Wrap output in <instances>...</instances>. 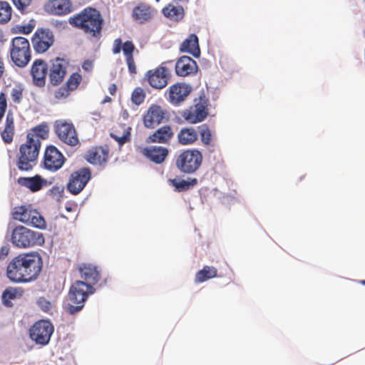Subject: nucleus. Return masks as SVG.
Returning <instances> with one entry per match:
<instances>
[{"instance_id":"1a4fd4ad","label":"nucleus","mask_w":365,"mask_h":365,"mask_svg":"<svg viewBox=\"0 0 365 365\" xmlns=\"http://www.w3.org/2000/svg\"><path fill=\"white\" fill-rule=\"evenodd\" d=\"M171 63L173 61L163 62L158 67L148 70L145 73L144 78L150 87L156 90H161L168 86L172 75L166 65Z\"/></svg>"},{"instance_id":"f8f14e48","label":"nucleus","mask_w":365,"mask_h":365,"mask_svg":"<svg viewBox=\"0 0 365 365\" xmlns=\"http://www.w3.org/2000/svg\"><path fill=\"white\" fill-rule=\"evenodd\" d=\"M121 51L125 56L129 73L135 74L137 68L134 60V53H138V51L133 42L128 40L123 43L120 38H115L113 43L112 52L113 54H118Z\"/></svg>"},{"instance_id":"393cba45","label":"nucleus","mask_w":365,"mask_h":365,"mask_svg":"<svg viewBox=\"0 0 365 365\" xmlns=\"http://www.w3.org/2000/svg\"><path fill=\"white\" fill-rule=\"evenodd\" d=\"M109 157V149L108 146H96L88 150L86 154V160L93 165H103Z\"/></svg>"},{"instance_id":"473e14b6","label":"nucleus","mask_w":365,"mask_h":365,"mask_svg":"<svg viewBox=\"0 0 365 365\" xmlns=\"http://www.w3.org/2000/svg\"><path fill=\"white\" fill-rule=\"evenodd\" d=\"M162 14L171 21H180L184 18L185 11L182 6L170 3L162 9Z\"/></svg>"},{"instance_id":"6ab92c4d","label":"nucleus","mask_w":365,"mask_h":365,"mask_svg":"<svg viewBox=\"0 0 365 365\" xmlns=\"http://www.w3.org/2000/svg\"><path fill=\"white\" fill-rule=\"evenodd\" d=\"M30 73L32 78V83L35 86L38 88L44 87L48 73L47 63L41 58L36 59L31 65Z\"/></svg>"},{"instance_id":"603ef678","label":"nucleus","mask_w":365,"mask_h":365,"mask_svg":"<svg viewBox=\"0 0 365 365\" xmlns=\"http://www.w3.org/2000/svg\"><path fill=\"white\" fill-rule=\"evenodd\" d=\"M359 283H360L361 284L365 285V280H361V281L359 282Z\"/></svg>"},{"instance_id":"79ce46f5","label":"nucleus","mask_w":365,"mask_h":365,"mask_svg":"<svg viewBox=\"0 0 365 365\" xmlns=\"http://www.w3.org/2000/svg\"><path fill=\"white\" fill-rule=\"evenodd\" d=\"M34 0H11L14 6L21 14H26Z\"/></svg>"},{"instance_id":"c756f323","label":"nucleus","mask_w":365,"mask_h":365,"mask_svg":"<svg viewBox=\"0 0 365 365\" xmlns=\"http://www.w3.org/2000/svg\"><path fill=\"white\" fill-rule=\"evenodd\" d=\"M177 140L182 146L193 145L197 140V131L193 127L182 128L177 134Z\"/></svg>"},{"instance_id":"4be33fe9","label":"nucleus","mask_w":365,"mask_h":365,"mask_svg":"<svg viewBox=\"0 0 365 365\" xmlns=\"http://www.w3.org/2000/svg\"><path fill=\"white\" fill-rule=\"evenodd\" d=\"M175 73L180 77L195 75L198 70V66L195 60L192 58L183 56L175 63Z\"/></svg>"},{"instance_id":"423d86ee","label":"nucleus","mask_w":365,"mask_h":365,"mask_svg":"<svg viewBox=\"0 0 365 365\" xmlns=\"http://www.w3.org/2000/svg\"><path fill=\"white\" fill-rule=\"evenodd\" d=\"M202 154L197 149H186L175 156V165L183 173L192 174L201 166Z\"/></svg>"},{"instance_id":"20e7f679","label":"nucleus","mask_w":365,"mask_h":365,"mask_svg":"<svg viewBox=\"0 0 365 365\" xmlns=\"http://www.w3.org/2000/svg\"><path fill=\"white\" fill-rule=\"evenodd\" d=\"M95 289L83 281H76L70 287L68 302L64 305L65 311L70 314L79 312L84 307L88 297L93 294Z\"/></svg>"},{"instance_id":"ea45409f","label":"nucleus","mask_w":365,"mask_h":365,"mask_svg":"<svg viewBox=\"0 0 365 365\" xmlns=\"http://www.w3.org/2000/svg\"><path fill=\"white\" fill-rule=\"evenodd\" d=\"M25 88L22 84L15 85L10 91V97L14 104H20L24 98Z\"/></svg>"},{"instance_id":"5701e85b","label":"nucleus","mask_w":365,"mask_h":365,"mask_svg":"<svg viewBox=\"0 0 365 365\" xmlns=\"http://www.w3.org/2000/svg\"><path fill=\"white\" fill-rule=\"evenodd\" d=\"M46 11L52 15L64 16L74 10L71 0H49L45 5Z\"/></svg>"},{"instance_id":"c03bdc74","label":"nucleus","mask_w":365,"mask_h":365,"mask_svg":"<svg viewBox=\"0 0 365 365\" xmlns=\"http://www.w3.org/2000/svg\"><path fill=\"white\" fill-rule=\"evenodd\" d=\"M8 107L7 96L5 93H0V123L2 121L4 115L6 113Z\"/></svg>"},{"instance_id":"a19ab883","label":"nucleus","mask_w":365,"mask_h":365,"mask_svg":"<svg viewBox=\"0 0 365 365\" xmlns=\"http://www.w3.org/2000/svg\"><path fill=\"white\" fill-rule=\"evenodd\" d=\"M49 133L48 126L46 123L40 124L32 129L31 133H29L27 135H33L34 139H46Z\"/></svg>"},{"instance_id":"f03ea898","label":"nucleus","mask_w":365,"mask_h":365,"mask_svg":"<svg viewBox=\"0 0 365 365\" xmlns=\"http://www.w3.org/2000/svg\"><path fill=\"white\" fill-rule=\"evenodd\" d=\"M68 23L74 28L82 30L92 37H100L103 25V19L99 11L86 7L80 13L69 18Z\"/></svg>"},{"instance_id":"49530a36","label":"nucleus","mask_w":365,"mask_h":365,"mask_svg":"<svg viewBox=\"0 0 365 365\" xmlns=\"http://www.w3.org/2000/svg\"><path fill=\"white\" fill-rule=\"evenodd\" d=\"M33 29H34V27L32 26H30V25L24 26L21 31L22 33H24L25 34H30L32 31Z\"/></svg>"},{"instance_id":"b1692460","label":"nucleus","mask_w":365,"mask_h":365,"mask_svg":"<svg viewBox=\"0 0 365 365\" xmlns=\"http://www.w3.org/2000/svg\"><path fill=\"white\" fill-rule=\"evenodd\" d=\"M82 81L81 75L78 73H72L66 83L56 90L53 93L54 97L57 100L66 98L71 92L75 91L80 85Z\"/></svg>"},{"instance_id":"a878e982","label":"nucleus","mask_w":365,"mask_h":365,"mask_svg":"<svg viewBox=\"0 0 365 365\" xmlns=\"http://www.w3.org/2000/svg\"><path fill=\"white\" fill-rule=\"evenodd\" d=\"M141 153L155 164H161L168 157L169 150L165 147L153 145L142 148Z\"/></svg>"},{"instance_id":"f3484780","label":"nucleus","mask_w":365,"mask_h":365,"mask_svg":"<svg viewBox=\"0 0 365 365\" xmlns=\"http://www.w3.org/2000/svg\"><path fill=\"white\" fill-rule=\"evenodd\" d=\"M55 133L58 138L70 146H76L79 140L74 125L63 120H58L55 124Z\"/></svg>"},{"instance_id":"3c124183","label":"nucleus","mask_w":365,"mask_h":365,"mask_svg":"<svg viewBox=\"0 0 365 365\" xmlns=\"http://www.w3.org/2000/svg\"><path fill=\"white\" fill-rule=\"evenodd\" d=\"M46 304H47V306H46V309H48V308L50 307L51 304H50V302H46Z\"/></svg>"},{"instance_id":"72a5a7b5","label":"nucleus","mask_w":365,"mask_h":365,"mask_svg":"<svg viewBox=\"0 0 365 365\" xmlns=\"http://www.w3.org/2000/svg\"><path fill=\"white\" fill-rule=\"evenodd\" d=\"M23 294L24 290L21 288H6L2 294V302L6 307H11L13 306L11 300L21 298Z\"/></svg>"},{"instance_id":"4c0bfd02","label":"nucleus","mask_w":365,"mask_h":365,"mask_svg":"<svg viewBox=\"0 0 365 365\" xmlns=\"http://www.w3.org/2000/svg\"><path fill=\"white\" fill-rule=\"evenodd\" d=\"M12 16V8L7 1H0V24L8 23Z\"/></svg>"},{"instance_id":"7c9ffc66","label":"nucleus","mask_w":365,"mask_h":365,"mask_svg":"<svg viewBox=\"0 0 365 365\" xmlns=\"http://www.w3.org/2000/svg\"><path fill=\"white\" fill-rule=\"evenodd\" d=\"M181 52L188 53L195 58L200 56V49L197 36L192 34L182 43L180 47Z\"/></svg>"},{"instance_id":"f257e3e1","label":"nucleus","mask_w":365,"mask_h":365,"mask_svg":"<svg viewBox=\"0 0 365 365\" xmlns=\"http://www.w3.org/2000/svg\"><path fill=\"white\" fill-rule=\"evenodd\" d=\"M43 262L37 252L21 253L14 257L6 267V276L14 283L35 280L41 272Z\"/></svg>"},{"instance_id":"c85d7f7f","label":"nucleus","mask_w":365,"mask_h":365,"mask_svg":"<svg viewBox=\"0 0 365 365\" xmlns=\"http://www.w3.org/2000/svg\"><path fill=\"white\" fill-rule=\"evenodd\" d=\"M15 135L14 115L11 110H9L6 115L4 129L1 131V137L6 144H10Z\"/></svg>"},{"instance_id":"09e8293b","label":"nucleus","mask_w":365,"mask_h":365,"mask_svg":"<svg viewBox=\"0 0 365 365\" xmlns=\"http://www.w3.org/2000/svg\"><path fill=\"white\" fill-rule=\"evenodd\" d=\"M8 254V249L6 247H2L0 250V257L6 256Z\"/></svg>"},{"instance_id":"de8ad7c7","label":"nucleus","mask_w":365,"mask_h":365,"mask_svg":"<svg viewBox=\"0 0 365 365\" xmlns=\"http://www.w3.org/2000/svg\"><path fill=\"white\" fill-rule=\"evenodd\" d=\"M116 90H117V87H116L115 84H111L108 88L110 94H111L113 96L115 95Z\"/></svg>"},{"instance_id":"864d4df0","label":"nucleus","mask_w":365,"mask_h":365,"mask_svg":"<svg viewBox=\"0 0 365 365\" xmlns=\"http://www.w3.org/2000/svg\"><path fill=\"white\" fill-rule=\"evenodd\" d=\"M157 1H158L159 0H156Z\"/></svg>"},{"instance_id":"7ed1b4c3","label":"nucleus","mask_w":365,"mask_h":365,"mask_svg":"<svg viewBox=\"0 0 365 365\" xmlns=\"http://www.w3.org/2000/svg\"><path fill=\"white\" fill-rule=\"evenodd\" d=\"M33 136L27 135L26 142L20 145L16 165L21 171H31L37 164L41 141Z\"/></svg>"},{"instance_id":"a18cd8bd","label":"nucleus","mask_w":365,"mask_h":365,"mask_svg":"<svg viewBox=\"0 0 365 365\" xmlns=\"http://www.w3.org/2000/svg\"><path fill=\"white\" fill-rule=\"evenodd\" d=\"M93 61L91 60H86L82 64L83 69L88 72L91 71L93 69Z\"/></svg>"},{"instance_id":"412c9836","label":"nucleus","mask_w":365,"mask_h":365,"mask_svg":"<svg viewBox=\"0 0 365 365\" xmlns=\"http://www.w3.org/2000/svg\"><path fill=\"white\" fill-rule=\"evenodd\" d=\"M167 112L160 106L153 104L143 117V123L146 128H153L164 121Z\"/></svg>"},{"instance_id":"9b49d317","label":"nucleus","mask_w":365,"mask_h":365,"mask_svg":"<svg viewBox=\"0 0 365 365\" xmlns=\"http://www.w3.org/2000/svg\"><path fill=\"white\" fill-rule=\"evenodd\" d=\"M54 331V327L48 320L41 319L36 322L29 329V336L36 344L47 345Z\"/></svg>"},{"instance_id":"39448f33","label":"nucleus","mask_w":365,"mask_h":365,"mask_svg":"<svg viewBox=\"0 0 365 365\" xmlns=\"http://www.w3.org/2000/svg\"><path fill=\"white\" fill-rule=\"evenodd\" d=\"M11 242L14 246L25 249L41 246L44 244L45 239L42 233L23 225H18L11 232Z\"/></svg>"},{"instance_id":"8fccbe9b","label":"nucleus","mask_w":365,"mask_h":365,"mask_svg":"<svg viewBox=\"0 0 365 365\" xmlns=\"http://www.w3.org/2000/svg\"><path fill=\"white\" fill-rule=\"evenodd\" d=\"M175 3L178 4L180 2H182L183 0H173Z\"/></svg>"},{"instance_id":"0eeeda50","label":"nucleus","mask_w":365,"mask_h":365,"mask_svg":"<svg viewBox=\"0 0 365 365\" xmlns=\"http://www.w3.org/2000/svg\"><path fill=\"white\" fill-rule=\"evenodd\" d=\"M9 53L12 62L19 68H24L31 58L29 40L22 36L13 38L11 41Z\"/></svg>"},{"instance_id":"ddd939ff","label":"nucleus","mask_w":365,"mask_h":365,"mask_svg":"<svg viewBox=\"0 0 365 365\" xmlns=\"http://www.w3.org/2000/svg\"><path fill=\"white\" fill-rule=\"evenodd\" d=\"M66 158L54 145H48L44 151L42 167L51 173L59 170L65 164Z\"/></svg>"},{"instance_id":"cd10ccee","label":"nucleus","mask_w":365,"mask_h":365,"mask_svg":"<svg viewBox=\"0 0 365 365\" xmlns=\"http://www.w3.org/2000/svg\"><path fill=\"white\" fill-rule=\"evenodd\" d=\"M17 182L19 185L25 187L32 192L39 191L47 184L46 180L38 175L34 177H20L18 178Z\"/></svg>"},{"instance_id":"a211bd4d","label":"nucleus","mask_w":365,"mask_h":365,"mask_svg":"<svg viewBox=\"0 0 365 365\" xmlns=\"http://www.w3.org/2000/svg\"><path fill=\"white\" fill-rule=\"evenodd\" d=\"M67 65L68 63L63 58L58 57L51 61L48 75L52 86H59L63 81L67 73Z\"/></svg>"},{"instance_id":"37998d69","label":"nucleus","mask_w":365,"mask_h":365,"mask_svg":"<svg viewBox=\"0 0 365 365\" xmlns=\"http://www.w3.org/2000/svg\"><path fill=\"white\" fill-rule=\"evenodd\" d=\"M145 98V93L142 88L138 87L132 93L131 99L135 105H140Z\"/></svg>"},{"instance_id":"bb28decb","label":"nucleus","mask_w":365,"mask_h":365,"mask_svg":"<svg viewBox=\"0 0 365 365\" xmlns=\"http://www.w3.org/2000/svg\"><path fill=\"white\" fill-rule=\"evenodd\" d=\"M174 136L173 128L165 125L158 128L153 134L150 135L146 141L148 143L169 144Z\"/></svg>"},{"instance_id":"c9c22d12","label":"nucleus","mask_w":365,"mask_h":365,"mask_svg":"<svg viewBox=\"0 0 365 365\" xmlns=\"http://www.w3.org/2000/svg\"><path fill=\"white\" fill-rule=\"evenodd\" d=\"M197 136L200 135V140L205 146H213V136L209 125L206 123L197 126Z\"/></svg>"},{"instance_id":"aec40b11","label":"nucleus","mask_w":365,"mask_h":365,"mask_svg":"<svg viewBox=\"0 0 365 365\" xmlns=\"http://www.w3.org/2000/svg\"><path fill=\"white\" fill-rule=\"evenodd\" d=\"M156 14V9L151 5L140 2L133 8L131 18L135 22L143 24L152 21Z\"/></svg>"},{"instance_id":"dca6fc26","label":"nucleus","mask_w":365,"mask_h":365,"mask_svg":"<svg viewBox=\"0 0 365 365\" xmlns=\"http://www.w3.org/2000/svg\"><path fill=\"white\" fill-rule=\"evenodd\" d=\"M192 91L190 85L178 82L171 85L166 91L168 101L173 106H181Z\"/></svg>"},{"instance_id":"6e6552de","label":"nucleus","mask_w":365,"mask_h":365,"mask_svg":"<svg viewBox=\"0 0 365 365\" xmlns=\"http://www.w3.org/2000/svg\"><path fill=\"white\" fill-rule=\"evenodd\" d=\"M13 218L27 225H30L41 230L46 227L44 217L31 205H21L14 208Z\"/></svg>"},{"instance_id":"9d476101","label":"nucleus","mask_w":365,"mask_h":365,"mask_svg":"<svg viewBox=\"0 0 365 365\" xmlns=\"http://www.w3.org/2000/svg\"><path fill=\"white\" fill-rule=\"evenodd\" d=\"M208 115V103L205 96L195 99L194 104L183 110L182 118L188 123L195 124L203 121Z\"/></svg>"},{"instance_id":"58836bf2","label":"nucleus","mask_w":365,"mask_h":365,"mask_svg":"<svg viewBox=\"0 0 365 365\" xmlns=\"http://www.w3.org/2000/svg\"><path fill=\"white\" fill-rule=\"evenodd\" d=\"M122 128L123 133L121 135L118 134L117 130L110 133V137L116 142H118L120 146L123 145L130 140L131 128L130 127H125V125L122 126Z\"/></svg>"},{"instance_id":"e433bc0d","label":"nucleus","mask_w":365,"mask_h":365,"mask_svg":"<svg viewBox=\"0 0 365 365\" xmlns=\"http://www.w3.org/2000/svg\"><path fill=\"white\" fill-rule=\"evenodd\" d=\"M168 182L175 187V190L178 192H183L189 190L191 187L195 186L197 183L196 178H190L189 180L169 179Z\"/></svg>"},{"instance_id":"4468645a","label":"nucleus","mask_w":365,"mask_h":365,"mask_svg":"<svg viewBox=\"0 0 365 365\" xmlns=\"http://www.w3.org/2000/svg\"><path fill=\"white\" fill-rule=\"evenodd\" d=\"M91 178V169L89 168H81L71 174L66 185V189L70 193L78 195L84 189Z\"/></svg>"},{"instance_id":"2eb2a0df","label":"nucleus","mask_w":365,"mask_h":365,"mask_svg":"<svg viewBox=\"0 0 365 365\" xmlns=\"http://www.w3.org/2000/svg\"><path fill=\"white\" fill-rule=\"evenodd\" d=\"M53 42V34L48 29H37L31 38L33 48L37 53H43L47 51Z\"/></svg>"},{"instance_id":"f704fd0d","label":"nucleus","mask_w":365,"mask_h":365,"mask_svg":"<svg viewBox=\"0 0 365 365\" xmlns=\"http://www.w3.org/2000/svg\"><path fill=\"white\" fill-rule=\"evenodd\" d=\"M217 277V269L215 267L204 266L195 276L196 283H202Z\"/></svg>"},{"instance_id":"2f4dec72","label":"nucleus","mask_w":365,"mask_h":365,"mask_svg":"<svg viewBox=\"0 0 365 365\" xmlns=\"http://www.w3.org/2000/svg\"><path fill=\"white\" fill-rule=\"evenodd\" d=\"M81 277L85 280L84 282L93 286L100 279V274L97 268L91 264H83L79 269Z\"/></svg>"}]
</instances>
